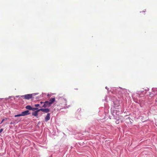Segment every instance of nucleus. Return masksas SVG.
<instances>
[{"label":"nucleus","mask_w":157,"mask_h":157,"mask_svg":"<svg viewBox=\"0 0 157 157\" xmlns=\"http://www.w3.org/2000/svg\"><path fill=\"white\" fill-rule=\"evenodd\" d=\"M30 113L29 110H26V111L22 112L21 113L22 116H25L26 115H28L30 114Z\"/></svg>","instance_id":"20e7f679"},{"label":"nucleus","mask_w":157,"mask_h":157,"mask_svg":"<svg viewBox=\"0 0 157 157\" xmlns=\"http://www.w3.org/2000/svg\"><path fill=\"white\" fill-rule=\"evenodd\" d=\"M22 116V114L21 113V114H18L15 115L14 116V117H20V116Z\"/></svg>","instance_id":"9b49d317"},{"label":"nucleus","mask_w":157,"mask_h":157,"mask_svg":"<svg viewBox=\"0 0 157 157\" xmlns=\"http://www.w3.org/2000/svg\"><path fill=\"white\" fill-rule=\"evenodd\" d=\"M49 96V94H48V95H47V96Z\"/></svg>","instance_id":"4be33fe9"},{"label":"nucleus","mask_w":157,"mask_h":157,"mask_svg":"<svg viewBox=\"0 0 157 157\" xmlns=\"http://www.w3.org/2000/svg\"><path fill=\"white\" fill-rule=\"evenodd\" d=\"M26 109H28V110H32L33 111V109H34V108H33L31 105H27L25 107Z\"/></svg>","instance_id":"423d86ee"},{"label":"nucleus","mask_w":157,"mask_h":157,"mask_svg":"<svg viewBox=\"0 0 157 157\" xmlns=\"http://www.w3.org/2000/svg\"><path fill=\"white\" fill-rule=\"evenodd\" d=\"M13 97H12V96H10V98H13Z\"/></svg>","instance_id":"412c9836"},{"label":"nucleus","mask_w":157,"mask_h":157,"mask_svg":"<svg viewBox=\"0 0 157 157\" xmlns=\"http://www.w3.org/2000/svg\"><path fill=\"white\" fill-rule=\"evenodd\" d=\"M41 104H43L42 106L43 108H48L50 106L48 103V101H41Z\"/></svg>","instance_id":"f03ea898"},{"label":"nucleus","mask_w":157,"mask_h":157,"mask_svg":"<svg viewBox=\"0 0 157 157\" xmlns=\"http://www.w3.org/2000/svg\"><path fill=\"white\" fill-rule=\"evenodd\" d=\"M33 94H29L22 96H17L16 97L17 98L19 97L20 98L21 97H24L25 99L27 100H29L31 98L33 100Z\"/></svg>","instance_id":"f257e3e1"},{"label":"nucleus","mask_w":157,"mask_h":157,"mask_svg":"<svg viewBox=\"0 0 157 157\" xmlns=\"http://www.w3.org/2000/svg\"><path fill=\"white\" fill-rule=\"evenodd\" d=\"M50 111V109L48 108H42V112L44 113H49V112Z\"/></svg>","instance_id":"7ed1b4c3"},{"label":"nucleus","mask_w":157,"mask_h":157,"mask_svg":"<svg viewBox=\"0 0 157 157\" xmlns=\"http://www.w3.org/2000/svg\"><path fill=\"white\" fill-rule=\"evenodd\" d=\"M6 119H3V120L2 121V122H1V123H2L3 121H5V120H6Z\"/></svg>","instance_id":"dca6fc26"},{"label":"nucleus","mask_w":157,"mask_h":157,"mask_svg":"<svg viewBox=\"0 0 157 157\" xmlns=\"http://www.w3.org/2000/svg\"><path fill=\"white\" fill-rule=\"evenodd\" d=\"M40 108H43V107L42 106L43 105V104H41V102H40Z\"/></svg>","instance_id":"f8f14e48"},{"label":"nucleus","mask_w":157,"mask_h":157,"mask_svg":"<svg viewBox=\"0 0 157 157\" xmlns=\"http://www.w3.org/2000/svg\"><path fill=\"white\" fill-rule=\"evenodd\" d=\"M33 112H32V114L33 116H34L36 117V118H38V113L36 111H33Z\"/></svg>","instance_id":"6e6552de"},{"label":"nucleus","mask_w":157,"mask_h":157,"mask_svg":"<svg viewBox=\"0 0 157 157\" xmlns=\"http://www.w3.org/2000/svg\"><path fill=\"white\" fill-rule=\"evenodd\" d=\"M116 123H118V122L117 121Z\"/></svg>","instance_id":"6ab92c4d"},{"label":"nucleus","mask_w":157,"mask_h":157,"mask_svg":"<svg viewBox=\"0 0 157 157\" xmlns=\"http://www.w3.org/2000/svg\"><path fill=\"white\" fill-rule=\"evenodd\" d=\"M34 109H33V111H36L38 113V112L40 111H42V108H40L39 109L37 107H34Z\"/></svg>","instance_id":"1a4fd4ad"},{"label":"nucleus","mask_w":157,"mask_h":157,"mask_svg":"<svg viewBox=\"0 0 157 157\" xmlns=\"http://www.w3.org/2000/svg\"><path fill=\"white\" fill-rule=\"evenodd\" d=\"M55 98H51L48 101V103L51 106L52 104L55 101Z\"/></svg>","instance_id":"39448f33"},{"label":"nucleus","mask_w":157,"mask_h":157,"mask_svg":"<svg viewBox=\"0 0 157 157\" xmlns=\"http://www.w3.org/2000/svg\"><path fill=\"white\" fill-rule=\"evenodd\" d=\"M40 104H36L34 105V106L36 107H37H37H39V108H40Z\"/></svg>","instance_id":"9d476101"},{"label":"nucleus","mask_w":157,"mask_h":157,"mask_svg":"<svg viewBox=\"0 0 157 157\" xmlns=\"http://www.w3.org/2000/svg\"><path fill=\"white\" fill-rule=\"evenodd\" d=\"M105 88L107 90H108V93H109V88H108V87H107V86H106V87H105Z\"/></svg>","instance_id":"ddd939ff"},{"label":"nucleus","mask_w":157,"mask_h":157,"mask_svg":"<svg viewBox=\"0 0 157 157\" xmlns=\"http://www.w3.org/2000/svg\"><path fill=\"white\" fill-rule=\"evenodd\" d=\"M50 113H48L46 115V116L45 117V121H48L50 119Z\"/></svg>","instance_id":"0eeeda50"},{"label":"nucleus","mask_w":157,"mask_h":157,"mask_svg":"<svg viewBox=\"0 0 157 157\" xmlns=\"http://www.w3.org/2000/svg\"><path fill=\"white\" fill-rule=\"evenodd\" d=\"M3 129L2 128L0 130V133L2 132L3 131Z\"/></svg>","instance_id":"2eb2a0df"},{"label":"nucleus","mask_w":157,"mask_h":157,"mask_svg":"<svg viewBox=\"0 0 157 157\" xmlns=\"http://www.w3.org/2000/svg\"><path fill=\"white\" fill-rule=\"evenodd\" d=\"M75 89L76 90H78V88H76V89Z\"/></svg>","instance_id":"f3484780"},{"label":"nucleus","mask_w":157,"mask_h":157,"mask_svg":"<svg viewBox=\"0 0 157 157\" xmlns=\"http://www.w3.org/2000/svg\"><path fill=\"white\" fill-rule=\"evenodd\" d=\"M38 93H33V94H33V96H35L38 94Z\"/></svg>","instance_id":"4468645a"},{"label":"nucleus","mask_w":157,"mask_h":157,"mask_svg":"<svg viewBox=\"0 0 157 157\" xmlns=\"http://www.w3.org/2000/svg\"><path fill=\"white\" fill-rule=\"evenodd\" d=\"M116 123H118V122L117 121Z\"/></svg>","instance_id":"a211bd4d"},{"label":"nucleus","mask_w":157,"mask_h":157,"mask_svg":"<svg viewBox=\"0 0 157 157\" xmlns=\"http://www.w3.org/2000/svg\"><path fill=\"white\" fill-rule=\"evenodd\" d=\"M12 124V122H11L10 123V124Z\"/></svg>","instance_id":"aec40b11"}]
</instances>
